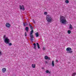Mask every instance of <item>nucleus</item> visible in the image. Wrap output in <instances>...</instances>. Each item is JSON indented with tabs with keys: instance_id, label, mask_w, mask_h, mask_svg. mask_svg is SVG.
Segmentation results:
<instances>
[{
	"instance_id": "1",
	"label": "nucleus",
	"mask_w": 76,
	"mask_h": 76,
	"mask_svg": "<svg viewBox=\"0 0 76 76\" xmlns=\"http://www.w3.org/2000/svg\"><path fill=\"white\" fill-rule=\"evenodd\" d=\"M44 14L45 15H46V19L47 22L48 23H51V22H52L53 20L52 16L48 14L47 15V14H48V12H44Z\"/></svg>"
},
{
	"instance_id": "2",
	"label": "nucleus",
	"mask_w": 76,
	"mask_h": 76,
	"mask_svg": "<svg viewBox=\"0 0 76 76\" xmlns=\"http://www.w3.org/2000/svg\"><path fill=\"white\" fill-rule=\"evenodd\" d=\"M60 22H61L62 23H64L66 24V22L67 21L66 19V18L64 16L62 15H60Z\"/></svg>"
},
{
	"instance_id": "3",
	"label": "nucleus",
	"mask_w": 76,
	"mask_h": 76,
	"mask_svg": "<svg viewBox=\"0 0 76 76\" xmlns=\"http://www.w3.org/2000/svg\"><path fill=\"white\" fill-rule=\"evenodd\" d=\"M33 33H34V30H31L30 31V40L33 42L34 41V35H33Z\"/></svg>"
},
{
	"instance_id": "4",
	"label": "nucleus",
	"mask_w": 76,
	"mask_h": 76,
	"mask_svg": "<svg viewBox=\"0 0 76 76\" xmlns=\"http://www.w3.org/2000/svg\"><path fill=\"white\" fill-rule=\"evenodd\" d=\"M71 50L72 49L70 47L67 48L66 49V51H68V52L69 53H73V51Z\"/></svg>"
},
{
	"instance_id": "5",
	"label": "nucleus",
	"mask_w": 76,
	"mask_h": 76,
	"mask_svg": "<svg viewBox=\"0 0 76 76\" xmlns=\"http://www.w3.org/2000/svg\"><path fill=\"white\" fill-rule=\"evenodd\" d=\"M4 41L6 44H9V39L8 38V37H7L5 39Z\"/></svg>"
},
{
	"instance_id": "6",
	"label": "nucleus",
	"mask_w": 76,
	"mask_h": 76,
	"mask_svg": "<svg viewBox=\"0 0 76 76\" xmlns=\"http://www.w3.org/2000/svg\"><path fill=\"white\" fill-rule=\"evenodd\" d=\"M10 24L9 23H7L5 24V26L8 28H9L10 27Z\"/></svg>"
},
{
	"instance_id": "7",
	"label": "nucleus",
	"mask_w": 76,
	"mask_h": 76,
	"mask_svg": "<svg viewBox=\"0 0 76 76\" xmlns=\"http://www.w3.org/2000/svg\"><path fill=\"white\" fill-rule=\"evenodd\" d=\"M20 9V10H22V9L23 10H25V7H24V6L23 5H20L19 6Z\"/></svg>"
},
{
	"instance_id": "8",
	"label": "nucleus",
	"mask_w": 76,
	"mask_h": 76,
	"mask_svg": "<svg viewBox=\"0 0 76 76\" xmlns=\"http://www.w3.org/2000/svg\"><path fill=\"white\" fill-rule=\"evenodd\" d=\"M29 25L30 28H31V30H33V27L32 26V25H31L30 23H29Z\"/></svg>"
},
{
	"instance_id": "9",
	"label": "nucleus",
	"mask_w": 76,
	"mask_h": 76,
	"mask_svg": "<svg viewBox=\"0 0 76 76\" xmlns=\"http://www.w3.org/2000/svg\"><path fill=\"white\" fill-rule=\"evenodd\" d=\"M6 71V68H3L2 69V73H5Z\"/></svg>"
},
{
	"instance_id": "10",
	"label": "nucleus",
	"mask_w": 76,
	"mask_h": 76,
	"mask_svg": "<svg viewBox=\"0 0 76 76\" xmlns=\"http://www.w3.org/2000/svg\"><path fill=\"white\" fill-rule=\"evenodd\" d=\"M25 30L27 32H28V31H29V27H26L25 28Z\"/></svg>"
},
{
	"instance_id": "11",
	"label": "nucleus",
	"mask_w": 76,
	"mask_h": 76,
	"mask_svg": "<svg viewBox=\"0 0 76 76\" xmlns=\"http://www.w3.org/2000/svg\"><path fill=\"white\" fill-rule=\"evenodd\" d=\"M36 37H39V33L38 32H37L35 34Z\"/></svg>"
},
{
	"instance_id": "12",
	"label": "nucleus",
	"mask_w": 76,
	"mask_h": 76,
	"mask_svg": "<svg viewBox=\"0 0 76 76\" xmlns=\"http://www.w3.org/2000/svg\"><path fill=\"white\" fill-rule=\"evenodd\" d=\"M69 25V29H73V26H72V24H70Z\"/></svg>"
},
{
	"instance_id": "13",
	"label": "nucleus",
	"mask_w": 76,
	"mask_h": 76,
	"mask_svg": "<svg viewBox=\"0 0 76 76\" xmlns=\"http://www.w3.org/2000/svg\"><path fill=\"white\" fill-rule=\"evenodd\" d=\"M33 45L34 46V48L35 50H37V48H36V44L34 43L33 44Z\"/></svg>"
},
{
	"instance_id": "14",
	"label": "nucleus",
	"mask_w": 76,
	"mask_h": 76,
	"mask_svg": "<svg viewBox=\"0 0 76 76\" xmlns=\"http://www.w3.org/2000/svg\"><path fill=\"white\" fill-rule=\"evenodd\" d=\"M35 64H32L31 65V67H33V68H35Z\"/></svg>"
},
{
	"instance_id": "15",
	"label": "nucleus",
	"mask_w": 76,
	"mask_h": 76,
	"mask_svg": "<svg viewBox=\"0 0 76 76\" xmlns=\"http://www.w3.org/2000/svg\"><path fill=\"white\" fill-rule=\"evenodd\" d=\"M52 66L53 67H54V62L53 61L52 62Z\"/></svg>"
},
{
	"instance_id": "16",
	"label": "nucleus",
	"mask_w": 76,
	"mask_h": 76,
	"mask_svg": "<svg viewBox=\"0 0 76 76\" xmlns=\"http://www.w3.org/2000/svg\"><path fill=\"white\" fill-rule=\"evenodd\" d=\"M37 47L38 49H39V48H40V47H39V44H38V43H37Z\"/></svg>"
},
{
	"instance_id": "17",
	"label": "nucleus",
	"mask_w": 76,
	"mask_h": 76,
	"mask_svg": "<svg viewBox=\"0 0 76 76\" xmlns=\"http://www.w3.org/2000/svg\"><path fill=\"white\" fill-rule=\"evenodd\" d=\"M44 58L45 59V60H47L48 58V57L47 56H45V57Z\"/></svg>"
},
{
	"instance_id": "18",
	"label": "nucleus",
	"mask_w": 76,
	"mask_h": 76,
	"mask_svg": "<svg viewBox=\"0 0 76 76\" xmlns=\"http://www.w3.org/2000/svg\"><path fill=\"white\" fill-rule=\"evenodd\" d=\"M45 72L46 73H50V72H49V70H48L46 71Z\"/></svg>"
},
{
	"instance_id": "19",
	"label": "nucleus",
	"mask_w": 76,
	"mask_h": 76,
	"mask_svg": "<svg viewBox=\"0 0 76 76\" xmlns=\"http://www.w3.org/2000/svg\"><path fill=\"white\" fill-rule=\"evenodd\" d=\"M76 72L73 73L72 75V76H76Z\"/></svg>"
},
{
	"instance_id": "20",
	"label": "nucleus",
	"mask_w": 76,
	"mask_h": 76,
	"mask_svg": "<svg viewBox=\"0 0 76 76\" xmlns=\"http://www.w3.org/2000/svg\"><path fill=\"white\" fill-rule=\"evenodd\" d=\"M67 32L68 34H70L71 33V31L70 30H68Z\"/></svg>"
},
{
	"instance_id": "21",
	"label": "nucleus",
	"mask_w": 76,
	"mask_h": 76,
	"mask_svg": "<svg viewBox=\"0 0 76 76\" xmlns=\"http://www.w3.org/2000/svg\"><path fill=\"white\" fill-rule=\"evenodd\" d=\"M65 2L66 3H69V1L68 0H65Z\"/></svg>"
},
{
	"instance_id": "22",
	"label": "nucleus",
	"mask_w": 76,
	"mask_h": 76,
	"mask_svg": "<svg viewBox=\"0 0 76 76\" xmlns=\"http://www.w3.org/2000/svg\"><path fill=\"white\" fill-rule=\"evenodd\" d=\"M7 44H8V45L9 46H11V45H12V44L11 43H7Z\"/></svg>"
},
{
	"instance_id": "23",
	"label": "nucleus",
	"mask_w": 76,
	"mask_h": 76,
	"mask_svg": "<svg viewBox=\"0 0 76 76\" xmlns=\"http://www.w3.org/2000/svg\"><path fill=\"white\" fill-rule=\"evenodd\" d=\"M23 25L24 26H26V23H23Z\"/></svg>"
},
{
	"instance_id": "24",
	"label": "nucleus",
	"mask_w": 76,
	"mask_h": 76,
	"mask_svg": "<svg viewBox=\"0 0 76 76\" xmlns=\"http://www.w3.org/2000/svg\"><path fill=\"white\" fill-rule=\"evenodd\" d=\"M25 37H26V36H27V34H26V32H25Z\"/></svg>"
},
{
	"instance_id": "25",
	"label": "nucleus",
	"mask_w": 76,
	"mask_h": 76,
	"mask_svg": "<svg viewBox=\"0 0 76 76\" xmlns=\"http://www.w3.org/2000/svg\"><path fill=\"white\" fill-rule=\"evenodd\" d=\"M1 55H2V53L0 51V56H1Z\"/></svg>"
},
{
	"instance_id": "26",
	"label": "nucleus",
	"mask_w": 76,
	"mask_h": 76,
	"mask_svg": "<svg viewBox=\"0 0 76 76\" xmlns=\"http://www.w3.org/2000/svg\"><path fill=\"white\" fill-rule=\"evenodd\" d=\"M6 35H4V38H6Z\"/></svg>"
},
{
	"instance_id": "27",
	"label": "nucleus",
	"mask_w": 76,
	"mask_h": 76,
	"mask_svg": "<svg viewBox=\"0 0 76 76\" xmlns=\"http://www.w3.org/2000/svg\"><path fill=\"white\" fill-rule=\"evenodd\" d=\"M45 64H47V63H48V62H47V61H45Z\"/></svg>"
},
{
	"instance_id": "28",
	"label": "nucleus",
	"mask_w": 76,
	"mask_h": 76,
	"mask_svg": "<svg viewBox=\"0 0 76 76\" xmlns=\"http://www.w3.org/2000/svg\"><path fill=\"white\" fill-rule=\"evenodd\" d=\"M43 50H45V48L44 47V48H43Z\"/></svg>"
},
{
	"instance_id": "29",
	"label": "nucleus",
	"mask_w": 76,
	"mask_h": 76,
	"mask_svg": "<svg viewBox=\"0 0 76 76\" xmlns=\"http://www.w3.org/2000/svg\"><path fill=\"white\" fill-rule=\"evenodd\" d=\"M33 23H35V21H33Z\"/></svg>"
},
{
	"instance_id": "30",
	"label": "nucleus",
	"mask_w": 76,
	"mask_h": 76,
	"mask_svg": "<svg viewBox=\"0 0 76 76\" xmlns=\"http://www.w3.org/2000/svg\"><path fill=\"white\" fill-rule=\"evenodd\" d=\"M48 60H50V58H48Z\"/></svg>"
},
{
	"instance_id": "31",
	"label": "nucleus",
	"mask_w": 76,
	"mask_h": 76,
	"mask_svg": "<svg viewBox=\"0 0 76 76\" xmlns=\"http://www.w3.org/2000/svg\"><path fill=\"white\" fill-rule=\"evenodd\" d=\"M56 62H58V60H56Z\"/></svg>"
},
{
	"instance_id": "32",
	"label": "nucleus",
	"mask_w": 76,
	"mask_h": 76,
	"mask_svg": "<svg viewBox=\"0 0 76 76\" xmlns=\"http://www.w3.org/2000/svg\"><path fill=\"white\" fill-rule=\"evenodd\" d=\"M33 22H34V21H35V20H34V19H33Z\"/></svg>"
},
{
	"instance_id": "33",
	"label": "nucleus",
	"mask_w": 76,
	"mask_h": 76,
	"mask_svg": "<svg viewBox=\"0 0 76 76\" xmlns=\"http://www.w3.org/2000/svg\"><path fill=\"white\" fill-rule=\"evenodd\" d=\"M42 69H44V67H42Z\"/></svg>"
},
{
	"instance_id": "34",
	"label": "nucleus",
	"mask_w": 76,
	"mask_h": 76,
	"mask_svg": "<svg viewBox=\"0 0 76 76\" xmlns=\"http://www.w3.org/2000/svg\"><path fill=\"white\" fill-rule=\"evenodd\" d=\"M69 63H70V62Z\"/></svg>"
}]
</instances>
